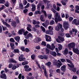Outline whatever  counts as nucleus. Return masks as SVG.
I'll list each match as a JSON object with an SVG mask.
<instances>
[{
  "label": "nucleus",
  "instance_id": "obj_1",
  "mask_svg": "<svg viewBox=\"0 0 79 79\" xmlns=\"http://www.w3.org/2000/svg\"><path fill=\"white\" fill-rule=\"evenodd\" d=\"M68 47L69 50H71L72 48L73 50H78V49L75 48L76 47V44L72 42L68 44Z\"/></svg>",
  "mask_w": 79,
  "mask_h": 79
},
{
  "label": "nucleus",
  "instance_id": "obj_2",
  "mask_svg": "<svg viewBox=\"0 0 79 79\" xmlns=\"http://www.w3.org/2000/svg\"><path fill=\"white\" fill-rule=\"evenodd\" d=\"M46 47L47 48L50 50H54L56 47L54 45V44L52 43V44L51 46L49 44H47L46 45Z\"/></svg>",
  "mask_w": 79,
  "mask_h": 79
},
{
  "label": "nucleus",
  "instance_id": "obj_3",
  "mask_svg": "<svg viewBox=\"0 0 79 79\" xmlns=\"http://www.w3.org/2000/svg\"><path fill=\"white\" fill-rule=\"evenodd\" d=\"M29 65H25L24 66V68L25 69V71H26V72H29V71H30L32 70V69L31 68H30L29 69Z\"/></svg>",
  "mask_w": 79,
  "mask_h": 79
},
{
  "label": "nucleus",
  "instance_id": "obj_4",
  "mask_svg": "<svg viewBox=\"0 0 79 79\" xmlns=\"http://www.w3.org/2000/svg\"><path fill=\"white\" fill-rule=\"evenodd\" d=\"M45 39L46 40L47 42H51L52 41V40L51 39V36L48 35H45Z\"/></svg>",
  "mask_w": 79,
  "mask_h": 79
},
{
  "label": "nucleus",
  "instance_id": "obj_5",
  "mask_svg": "<svg viewBox=\"0 0 79 79\" xmlns=\"http://www.w3.org/2000/svg\"><path fill=\"white\" fill-rule=\"evenodd\" d=\"M59 24L55 28V30L57 31H60V28H61V27H63L62 25L60 24V23H59Z\"/></svg>",
  "mask_w": 79,
  "mask_h": 79
},
{
  "label": "nucleus",
  "instance_id": "obj_6",
  "mask_svg": "<svg viewBox=\"0 0 79 79\" xmlns=\"http://www.w3.org/2000/svg\"><path fill=\"white\" fill-rule=\"evenodd\" d=\"M49 21L47 20L45 21V23H43L42 25L44 27L47 28V26L48 25H49Z\"/></svg>",
  "mask_w": 79,
  "mask_h": 79
},
{
  "label": "nucleus",
  "instance_id": "obj_7",
  "mask_svg": "<svg viewBox=\"0 0 79 79\" xmlns=\"http://www.w3.org/2000/svg\"><path fill=\"white\" fill-rule=\"evenodd\" d=\"M23 56H24L22 54L19 57V59L20 61H24L25 60V58L23 57Z\"/></svg>",
  "mask_w": 79,
  "mask_h": 79
},
{
  "label": "nucleus",
  "instance_id": "obj_8",
  "mask_svg": "<svg viewBox=\"0 0 79 79\" xmlns=\"http://www.w3.org/2000/svg\"><path fill=\"white\" fill-rule=\"evenodd\" d=\"M2 23L4 25H5L7 27H10V24H8L7 22H5L4 21V19H2Z\"/></svg>",
  "mask_w": 79,
  "mask_h": 79
},
{
  "label": "nucleus",
  "instance_id": "obj_9",
  "mask_svg": "<svg viewBox=\"0 0 79 79\" xmlns=\"http://www.w3.org/2000/svg\"><path fill=\"white\" fill-rule=\"evenodd\" d=\"M66 66L65 65H63L60 68V70L63 72H65L66 71Z\"/></svg>",
  "mask_w": 79,
  "mask_h": 79
},
{
  "label": "nucleus",
  "instance_id": "obj_10",
  "mask_svg": "<svg viewBox=\"0 0 79 79\" xmlns=\"http://www.w3.org/2000/svg\"><path fill=\"white\" fill-rule=\"evenodd\" d=\"M0 77L2 79H6V74L5 73L0 74Z\"/></svg>",
  "mask_w": 79,
  "mask_h": 79
},
{
  "label": "nucleus",
  "instance_id": "obj_11",
  "mask_svg": "<svg viewBox=\"0 0 79 79\" xmlns=\"http://www.w3.org/2000/svg\"><path fill=\"white\" fill-rule=\"evenodd\" d=\"M31 6L32 7L31 8V11H34L35 10V7L36 6L34 4V3H33L31 5Z\"/></svg>",
  "mask_w": 79,
  "mask_h": 79
},
{
  "label": "nucleus",
  "instance_id": "obj_12",
  "mask_svg": "<svg viewBox=\"0 0 79 79\" xmlns=\"http://www.w3.org/2000/svg\"><path fill=\"white\" fill-rule=\"evenodd\" d=\"M25 31V30L23 28H22L21 29H20L19 30L18 32L19 34L20 35H22L23 33H24Z\"/></svg>",
  "mask_w": 79,
  "mask_h": 79
},
{
  "label": "nucleus",
  "instance_id": "obj_13",
  "mask_svg": "<svg viewBox=\"0 0 79 79\" xmlns=\"http://www.w3.org/2000/svg\"><path fill=\"white\" fill-rule=\"evenodd\" d=\"M29 37H32V34L30 33L26 36L25 38L27 39H29Z\"/></svg>",
  "mask_w": 79,
  "mask_h": 79
},
{
  "label": "nucleus",
  "instance_id": "obj_14",
  "mask_svg": "<svg viewBox=\"0 0 79 79\" xmlns=\"http://www.w3.org/2000/svg\"><path fill=\"white\" fill-rule=\"evenodd\" d=\"M44 17H45V16L44 15H41L40 17V20L42 22H44L45 21V19H44Z\"/></svg>",
  "mask_w": 79,
  "mask_h": 79
},
{
  "label": "nucleus",
  "instance_id": "obj_15",
  "mask_svg": "<svg viewBox=\"0 0 79 79\" xmlns=\"http://www.w3.org/2000/svg\"><path fill=\"white\" fill-rule=\"evenodd\" d=\"M77 19H74L72 21V23L73 24H75V25L77 26Z\"/></svg>",
  "mask_w": 79,
  "mask_h": 79
},
{
  "label": "nucleus",
  "instance_id": "obj_16",
  "mask_svg": "<svg viewBox=\"0 0 79 79\" xmlns=\"http://www.w3.org/2000/svg\"><path fill=\"white\" fill-rule=\"evenodd\" d=\"M10 47H11V50H14L15 47V44L13 43H10Z\"/></svg>",
  "mask_w": 79,
  "mask_h": 79
},
{
  "label": "nucleus",
  "instance_id": "obj_17",
  "mask_svg": "<svg viewBox=\"0 0 79 79\" xmlns=\"http://www.w3.org/2000/svg\"><path fill=\"white\" fill-rule=\"evenodd\" d=\"M72 31L73 32H74V35L75 36L76 35L77 33L78 32V31L77 30V29L75 28H73L72 29Z\"/></svg>",
  "mask_w": 79,
  "mask_h": 79
},
{
  "label": "nucleus",
  "instance_id": "obj_18",
  "mask_svg": "<svg viewBox=\"0 0 79 79\" xmlns=\"http://www.w3.org/2000/svg\"><path fill=\"white\" fill-rule=\"evenodd\" d=\"M69 51L68 50H65L63 51L62 53L64 55H67L68 54Z\"/></svg>",
  "mask_w": 79,
  "mask_h": 79
},
{
  "label": "nucleus",
  "instance_id": "obj_19",
  "mask_svg": "<svg viewBox=\"0 0 79 79\" xmlns=\"http://www.w3.org/2000/svg\"><path fill=\"white\" fill-rule=\"evenodd\" d=\"M17 66L18 68V67H19V65L18 64H17V65L16 64H14V65L12 68V69H13V70L16 69L17 68Z\"/></svg>",
  "mask_w": 79,
  "mask_h": 79
},
{
  "label": "nucleus",
  "instance_id": "obj_20",
  "mask_svg": "<svg viewBox=\"0 0 79 79\" xmlns=\"http://www.w3.org/2000/svg\"><path fill=\"white\" fill-rule=\"evenodd\" d=\"M50 54L53 56H56V52L52 51L50 52Z\"/></svg>",
  "mask_w": 79,
  "mask_h": 79
},
{
  "label": "nucleus",
  "instance_id": "obj_21",
  "mask_svg": "<svg viewBox=\"0 0 79 79\" xmlns=\"http://www.w3.org/2000/svg\"><path fill=\"white\" fill-rule=\"evenodd\" d=\"M10 63H17V62L15 60H14L13 58H11L9 60Z\"/></svg>",
  "mask_w": 79,
  "mask_h": 79
},
{
  "label": "nucleus",
  "instance_id": "obj_22",
  "mask_svg": "<svg viewBox=\"0 0 79 79\" xmlns=\"http://www.w3.org/2000/svg\"><path fill=\"white\" fill-rule=\"evenodd\" d=\"M14 39L16 40L18 42H19V40H20V37L19 36H17L14 37Z\"/></svg>",
  "mask_w": 79,
  "mask_h": 79
},
{
  "label": "nucleus",
  "instance_id": "obj_23",
  "mask_svg": "<svg viewBox=\"0 0 79 79\" xmlns=\"http://www.w3.org/2000/svg\"><path fill=\"white\" fill-rule=\"evenodd\" d=\"M69 70L71 71H72L74 73H76V68H74V67L72 68H69Z\"/></svg>",
  "mask_w": 79,
  "mask_h": 79
},
{
  "label": "nucleus",
  "instance_id": "obj_24",
  "mask_svg": "<svg viewBox=\"0 0 79 79\" xmlns=\"http://www.w3.org/2000/svg\"><path fill=\"white\" fill-rule=\"evenodd\" d=\"M73 51L76 55H79V50H73Z\"/></svg>",
  "mask_w": 79,
  "mask_h": 79
},
{
  "label": "nucleus",
  "instance_id": "obj_25",
  "mask_svg": "<svg viewBox=\"0 0 79 79\" xmlns=\"http://www.w3.org/2000/svg\"><path fill=\"white\" fill-rule=\"evenodd\" d=\"M61 2L62 3L63 5H66V0H62L61 1Z\"/></svg>",
  "mask_w": 79,
  "mask_h": 79
},
{
  "label": "nucleus",
  "instance_id": "obj_26",
  "mask_svg": "<svg viewBox=\"0 0 79 79\" xmlns=\"http://www.w3.org/2000/svg\"><path fill=\"white\" fill-rule=\"evenodd\" d=\"M11 25L13 27H16V22L15 21L11 23Z\"/></svg>",
  "mask_w": 79,
  "mask_h": 79
},
{
  "label": "nucleus",
  "instance_id": "obj_27",
  "mask_svg": "<svg viewBox=\"0 0 79 79\" xmlns=\"http://www.w3.org/2000/svg\"><path fill=\"white\" fill-rule=\"evenodd\" d=\"M71 65L69 64H67V65H68V66H69V68H74V64L72 63L71 64Z\"/></svg>",
  "mask_w": 79,
  "mask_h": 79
},
{
  "label": "nucleus",
  "instance_id": "obj_28",
  "mask_svg": "<svg viewBox=\"0 0 79 79\" xmlns=\"http://www.w3.org/2000/svg\"><path fill=\"white\" fill-rule=\"evenodd\" d=\"M19 7L20 9H21V10H23V9H24V7L23 6V4H22V3H21L19 4Z\"/></svg>",
  "mask_w": 79,
  "mask_h": 79
},
{
  "label": "nucleus",
  "instance_id": "obj_29",
  "mask_svg": "<svg viewBox=\"0 0 79 79\" xmlns=\"http://www.w3.org/2000/svg\"><path fill=\"white\" fill-rule=\"evenodd\" d=\"M69 24L68 23V22H65L63 24V26H69Z\"/></svg>",
  "mask_w": 79,
  "mask_h": 79
},
{
  "label": "nucleus",
  "instance_id": "obj_30",
  "mask_svg": "<svg viewBox=\"0 0 79 79\" xmlns=\"http://www.w3.org/2000/svg\"><path fill=\"white\" fill-rule=\"evenodd\" d=\"M52 64V63L50 62H48V63L46 64V65L48 66V67L50 68V65Z\"/></svg>",
  "mask_w": 79,
  "mask_h": 79
},
{
  "label": "nucleus",
  "instance_id": "obj_31",
  "mask_svg": "<svg viewBox=\"0 0 79 79\" xmlns=\"http://www.w3.org/2000/svg\"><path fill=\"white\" fill-rule=\"evenodd\" d=\"M5 7V6L3 5H2L1 6H0V11H1L3 9H4V7Z\"/></svg>",
  "mask_w": 79,
  "mask_h": 79
},
{
  "label": "nucleus",
  "instance_id": "obj_32",
  "mask_svg": "<svg viewBox=\"0 0 79 79\" xmlns=\"http://www.w3.org/2000/svg\"><path fill=\"white\" fill-rule=\"evenodd\" d=\"M42 13H44V15L45 17V18H47V13H46V11L44 10L43 9L42 10Z\"/></svg>",
  "mask_w": 79,
  "mask_h": 79
},
{
  "label": "nucleus",
  "instance_id": "obj_33",
  "mask_svg": "<svg viewBox=\"0 0 79 79\" xmlns=\"http://www.w3.org/2000/svg\"><path fill=\"white\" fill-rule=\"evenodd\" d=\"M62 65V63H57V68H59L61 67V66Z\"/></svg>",
  "mask_w": 79,
  "mask_h": 79
},
{
  "label": "nucleus",
  "instance_id": "obj_34",
  "mask_svg": "<svg viewBox=\"0 0 79 79\" xmlns=\"http://www.w3.org/2000/svg\"><path fill=\"white\" fill-rule=\"evenodd\" d=\"M13 52L14 53H19V50H14Z\"/></svg>",
  "mask_w": 79,
  "mask_h": 79
},
{
  "label": "nucleus",
  "instance_id": "obj_35",
  "mask_svg": "<svg viewBox=\"0 0 79 79\" xmlns=\"http://www.w3.org/2000/svg\"><path fill=\"white\" fill-rule=\"evenodd\" d=\"M59 38L60 39V42H63L64 41V39L63 37H61L59 36Z\"/></svg>",
  "mask_w": 79,
  "mask_h": 79
},
{
  "label": "nucleus",
  "instance_id": "obj_36",
  "mask_svg": "<svg viewBox=\"0 0 79 79\" xmlns=\"http://www.w3.org/2000/svg\"><path fill=\"white\" fill-rule=\"evenodd\" d=\"M5 6L6 7H8L9 6V3H8V1H6V4H4Z\"/></svg>",
  "mask_w": 79,
  "mask_h": 79
},
{
  "label": "nucleus",
  "instance_id": "obj_37",
  "mask_svg": "<svg viewBox=\"0 0 79 79\" xmlns=\"http://www.w3.org/2000/svg\"><path fill=\"white\" fill-rule=\"evenodd\" d=\"M57 19L58 21H59V22L60 21H62V19L61 18V17L60 16V15H58V17H57Z\"/></svg>",
  "mask_w": 79,
  "mask_h": 79
},
{
  "label": "nucleus",
  "instance_id": "obj_38",
  "mask_svg": "<svg viewBox=\"0 0 79 79\" xmlns=\"http://www.w3.org/2000/svg\"><path fill=\"white\" fill-rule=\"evenodd\" d=\"M41 29H42V31H43L44 32H45V28L44 27L42 26H40Z\"/></svg>",
  "mask_w": 79,
  "mask_h": 79
},
{
  "label": "nucleus",
  "instance_id": "obj_39",
  "mask_svg": "<svg viewBox=\"0 0 79 79\" xmlns=\"http://www.w3.org/2000/svg\"><path fill=\"white\" fill-rule=\"evenodd\" d=\"M28 64V61H26L22 62V65L24 66L25 64Z\"/></svg>",
  "mask_w": 79,
  "mask_h": 79
},
{
  "label": "nucleus",
  "instance_id": "obj_40",
  "mask_svg": "<svg viewBox=\"0 0 79 79\" xmlns=\"http://www.w3.org/2000/svg\"><path fill=\"white\" fill-rule=\"evenodd\" d=\"M44 76L46 77H48V75L47 74V70H45V71H44Z\"/></svg>",
  "mask_w": 79,
  "mask_h": 79
},
{
  "label": "nucleus",
  "instance_id": "obj_41",
  "mask_svg": "<svg viewBox=\"0 0 79 79\" xmlns=\"http://www.w3.org/2000/svg\"><path fill=\"white\" fill-rule=\"evenodd\" d=\"M5 0H0V3L1 4H5Z\"/></svg>",
  "mask_w": 79,
  "mask_h": 79
},
{
  "label": "nucleus",
  "instance_id": "obj_42",
  "mask_svg": "<svg viewBox=\"0 0 79 79\" xmlns=\"http://www.w3.org/2000/svg\"><path fill=\"white\" fill-rule=\"evenodd\" d=\"M66 60L67 63H70L71 64V63H72V61H71L70 60H69V59H66Z\"/></svg>",
  "mask_w": 79,
  "mask_h": 79
},
{
  "label": "nucleus",
  "instance_id": "obj_43",
  "mask_svg": "<svg viewBox=\"0 0 79 79\" xmlns=\"http://www.w3.org/2000/svg\"><path fill=\"white\" fill-rule=\"evenodd\" d=\"M66 37H67V38H69V37H71V35H70L69 33H67L66 34Z\"/></svg>",
  "mask_w": 79,
  "mask_h": 79
},
{
  "label": "nucleus",
  "instance_id": "obj_44",
  "mask_svg": "<svg viewBox=\"0 0 79 79\" xmlns=\"http://www.w3.org/2000/svg\"><path fill=\"white\" fill-rule=\"evenodd\" d=\"M10 41L11 42H13V43L15 42V40H14V39L12 38L10 39Z\"/></svg>",
  "mask_w": 79,
  "mask_h": 79
},
{
  "label": "nucleus",
  "instance_id": "obj_45",
  "mask_svg": "<svg viewBox=\"0 0 79 79\" xmlns=\"http://www.w3.org/2000/svg\"><path fill=\"white\" fill-rule=\"evenodd\" d=\"M2 27L3 31H6V30L7 31V27H5L4 26H2Z\"/></svg>",
  "mask_w": 79,
  "mask_h": 79
},
{
  "label": "nucleus",
  "instance_id": "obj_46",
  "mask_svg": "<svg viewBox=\"0 0 79 79\" xmlns=\"http://www.w3.org/2000/svg\"><path fill=\"white\" fill-rule=\"evenodd\" d=\"M55 24V21L53 20H52L51 21H50V25H53Z\"/></svg>",
  "mask_w": 79,
  "mask_h": 79
},
{
  "label": "nucleus",
  "instance_id": "obj_47",
  "mask_svg": "<svg viewBox=\"0 0 79 79\" xmlns=\"http://www.w3.org/2000/svg\"><path fill=\"white\" fill-rule=\"evenodd\" d=\"M15 19H16L17 23H19V17H16Z\"/></svg>",
  "mask_w": 79,
  "mask_h": 79
},
{
  "label": "nucleus",
  "instance_id": "obj_48",
  "mask_svg": "<svg viewBox=\"0 0 79 79\" xmlns=\"http://www.w3.org/2000/svg\"><path fill=\"white\" fill-rule=\"evenodd\" d=\"M51 5H52V4L50 3H48L47 4V9H48V8H50V6H51Z\"/></svg>",
  "mask_w": 79,
  "mask_h": 79
},
{
  "label": "nucleus",
  "instance_id": "obj_49",
  "mask_svg": "<svg viewBox=\"0 0 79 79\" xmlns=\"http://www.w3.org/2000/svg\"><path fill=\"white\" fill-rule=\"evenodd\" d=\"M62 48L63 46H62V45H61V44H59L58 47L59 50H62Z\"/></svg>",
  "mask_w": 79,
  "mask_h": 79
},
{
  "label": "nucleus",
  "instance_id": "obj_50",
  "mask_svg": "<svg viewBox=\"0 0 79 79\" xmlns=\"http://www.w3.org/2000/svg\"><path fill=\"white\" fill-rule=\"evenodd\" d=\"M56 41L58 43H61V41H60V39L59 38V36H58V38L56 39Z\"/></svg>",
  "mask_w": 79,
  "mask_h": 79
},
{
  "label": "nucleus",
  "instance_id": "obj_51",
  "mask_svg": "<svg viewBox=\"0 0 79 79\" xmlns=\"http://www.w3.org/2000/svg\"><path fill=\"white\" fill-rule=\"evenodd\" d=\"M41 44L42 45H44V47H45V46H46V43L45 42L42 41Z\"/></svg>",
  "mask_w": 79,
  "mask_h": 79
},
{
  "label": "nucleus",
  "instance_id": "obj_52",
  "mask_svg": "<svg viewBox=\"0 0 79 79\" xmlns=\"http://www.w3.org/2000/svg\"><path fill=\"white\" fill-rule=\"evenodd\" d=\"M35 15H37V14H39L40 15L41 13L40 12V11L38 10L37 11H35Z\"/></svg>",
  "mask_w": 79,
  "mask_h": 79
},
{
  "label": "nucleus",
  "instance_id": "obj_53",
  "mask_svg": "<svg viewBox=\"0 0 79 79\" xmlns=\"http://www.w3.org/2000/svg\"><path fill=\"white\" fill-rule=\"evenodd\" d=\"M24 42L25 44V45H26L27 44V40L25 39L24 40Z\"/></svg>",
  "mask_w": 79,
  "mask_h": 79
},
{
  "label": "nucleus",
  "instance_id": "obj_54",
  "mask_svg": "<svg viewBox=\"0 0 79 79\" xmlns=\"http://www.w3.org/2000/svg\"><path fill=\"white\" fill-rule=\"evenodd\" d=\"M31 58L32 60L35 59V55L34 54L32 55L31 56Z\"/></svg>",
  "mask_w": 79,
  "mask_h": 79
},
{
  "label": "nucleus",
  "instance_id": "obj_55",
  "mask_svg": "<svg viewBox=\"0 0 79 79\" xmlns=\"http://www.w3.org/2000/svg\"><path fill=\"white\" fill-rule=\"evenodd\" d=\"M12 3L15 5V4L16 3V0H11Z\"/></svg>",
  "mask_w": 79,
  "mask_h": 79
},
{
  "label": "nucleus",
  "instance_id": "obj_56",
  "mask_svg": "<svg viewBox=\"0 0 79 79\" xmlns=\"http://www.w3.org/2000/svg\"><path fill=\"white\" fill-rule=\"evenodd\" d=\"M13 66V64H9V68H12V66Z\"/></svg>",
  "mask_w": 79,
  "mask_h": 79
},
{
  "label": "nucleus",
  "instance_id": "obj_57",
  "mask_svg": "<svg viewBox=\"0 0 79 79\" xmlns=\"http://www.w3.org/2000/svg\"><path fill=\"white\" fill-rule=\"evenodd\" d=\"M66 60H65L64 59H60V61L62 62V63H64V62H66V61H65Z\"/></svg>",
  "mask_w": 79,
  "mask_h": 79
},
{
  "label": "nucleus",
  "instance_id": "obj_58",
  "mask_svg": "<svg viewBox=\"0 0 79 79\" xmlns=\"http://www.w3.org/2000/svg\"><path fill=\"white\" fill-rule=\"evenodd\" d=\"M48 56L47 55V56L44 55V59H45V60H47V59H48Z\"/></svg>",
  "mask_w": 79,
  "mask_h": 79
},
{
  "label": "nucleus",
  "instance_id": "obj_59",
  "mask_svg": "<svg viewBox=\"0 0 79 79\" xmlns=\"http://www.w3.org/2000/svg\"><path fill=\"white\" fill-rule=\"evenodd\" d=\"M73 17H70L69 18V21H70V22H71L73 20Z\"/></svg>",
  "mask_w": 79,
  "mask_h": 79
},
{
  "label": "nucleus",
  "instance_id": "obj_60",
  "mask_svg": "<svg viewBox=\"0 0 79 79\" xmlns=\"http://www.w3.org/2000/svg\"><path fill=\"white\" fill-rule=\"evenodd\" d=\"M55 21L56 23H57L58 22V18H55Z\"/></svg>",
  "mask_w": 79,
  "mask_h": 79
},
{
  "label": "nucleus",
  "instance_id": "obj_61",
  "mask_svg": "<svg viewBox=\"0 0 79 79\" xmlns=\"http://www.w3.org/2000/svg\"><path fill=\"white\" fill-rule=\"evenodd\" d=\"M56 72L57 73H58V74H60V69H57L56 70Z\"/></svg>",
  "mask_w": 79,
  "mask_h": 79
},
{
  "label": "nucleus",
  "instance_id": "obj_62",
  "mask_svg": "<svg viewBox=\"0 0 79 79\" xmlns=\"http://www.w3.org/2000/svg\"><path fill=\"white\" fill-rule=\"evenodd\" d=\"M41 68L43 69L45 71V70H46V68H45V67L44 65H41Z\"/></svg>",
  "mask_w": 79,
  "mask_h": 79
},
{
  "label": "nucleus",
  "instance_id": "obj_63",
  "mask_svg": "<svg viewBox=\"0 0 79 79\" xmlns=\"http://www.w3.org/2000/svg\"><path fill=\"white\" fill-rule=\"evenodd\" d=\"M27 11H28V10L27 9H26L23 10V13L25 14L26 13Z\"/></svg>",
  "mask_w": 79,
  "mask_h": 79
},
{
  "label": "nucleus",
  "instance_id": "obj_64",
  "mask_svg": "<svg viewBox=\"0 0 79 79\" xmlns=\"http://www.w3.org/2000/svg\"><path fill=\"white\" fill-rule=\"evenodd\" d=\"M77 79V76H75L74 75L72 77V79Z\"/></svg>",
  "mask_w": 79,
  "mask_h": 79
}]
</instances>
